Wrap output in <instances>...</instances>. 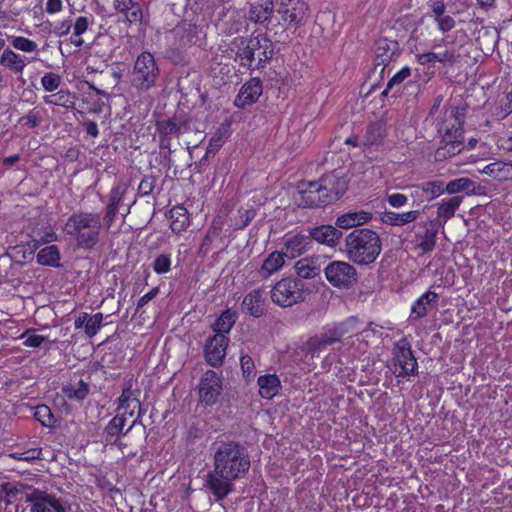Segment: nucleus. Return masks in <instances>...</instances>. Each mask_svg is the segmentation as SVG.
Returning <instances> with one entry per match:
<instances>
[{
    "label": "nucleus",
    "instance_id": "f257e3e1",
    "mask_svg": "<svg viewBox=\"0 0 512 512\" xmlns=\"http://www.w3.org/2000/svg\"><path fill=\"white\" fill-rule=\"evenodd\" d=\"M216 472L244 478L250 470L251 458L247 447L236 440L217 439L211 447Z\"/></svg>",
    "mask_w": 512,
    "mask_h": 512
},
{
    "label": "nucleus",
    "instance_id": "f03ea898",
    "mask_svg": "<svg viewBox=\"0 0 512 512\" xmlns=\"http://www.w3.org/2000/svg\"><path fill=\"white\" fill-rule=\"evenodd\" d=\"M231 50L235 52V61L247 70L254 71L264 68L273 57V42L264 34L256 36L235 37L231 42Z\"/></svg>",
    "mask_w": 512,
    "mask_h": 512
},
{
    "label": "nucleus",
    "instance_id": "7ed1b4c3",
    "mask_svg": "<svg viewBox=\"0 0 512 512\" xmlns=\"http://www.w3.org/2000/svg\"><path fill=\"white\" fill-rule=\"evenodd\" d=\"M347 259L357 266H369L377 260L382 251L379 233L370 228H356L345 237Z\"/></svg>",
    "mask_w": 512,
    "mask_h": 512
},
{
    "label": "nucleus",
    "instance_id": "20e7f679",
    "mask_svg": "<svg viewBox=\"0 0 512 512\" xmlns=\"http://www.w3.org/2000/svg\"><path fill=\"white\" fill-rule=\"evenodd\" d=\"M464 115L457 108L444 113L439 123L438 132L441 135L442 146L436 150L437 161L452 157L464 149Z\"/></svg>",
    "mask_w": 512,
    "mask_h": 512
},
{
    "label": "nucleus",
    "instance_id": "39448f33",
    "mask_svg": "<svg viewBox=\"0 0 512 512\" xmlns=\"http://www.w3.org/2000/svg\"><path fill=\"white\" fill-rule=\"evenodd\" d=\"M101 227L100 214L81 212L68 218L65 231L80 247L90 249L98 243Z\"/></svg>",
    "mask_w": 512,
    "mask_h": 512
},
{
    "label": "nucleus",
    "instance_id": "423d86ee",
    "mask_svg": "<svg viewBox=\"0 0 512 512\" xmlns=\"http://www.w3.org/2000/svg\"><path fill=\"white\" fill-rule=\"evenodd\" d=\"M387 367L398 379L409 380L419 374V365L414 355L410 341L406 337L400 338L393 344L391 357Z\"/></svg>",
    "mask_w": 512,
    "mask_h": 512
},
{
    "label": "nucleus",
    "instance_id": "0eeeda50",
    "mask_svg": "<svg viewBox=\"0 0 512 512\" xmlns=\"http://www.w3.org/2000/svg\"><path fill=\"white\" fill-rule=\"evenodd\" d=\"M308 288L304 281L286 276L277 281L270 291L271 301L282 308L292 307L305 301Z\"/></svg>",
    "mask_w": 512,
    "mask_h": 512
},
{
    "label": "nucleus",
    "instance_id": "6e6552de",
    "mask_svg": "<svg viewBox=\"0 0 512 512\" xmlns=\"http://www.w3.org/2000/svg\"><path fill=\"white\" fill-rule=\"evenodd\" d=\"M446 44L445 39L439 41L434 40L431 48L432 50L426 52H417L414 54L415 61L422 67L434 68L436 63L441 64L445 69L452 68L460 60V54L454 48H446L444 50L436 51L437 48Z\"/></svg>",
    "mask_w": 512,
    "mask_h": 512
},
{
    "label": "nucleus",
    "instance_id": "1a4fd4ad",
    "mask_svg": "<svg viewBox=\"0 0 512 512\" xmlns=\"http://www.w3.org/2000/svg\"><path fill=\"white\" fill-rule=\"evenodd\" d=\"M223 392L221 373L207 370L200 378L198 385L199 403L203 407H212L220 399Z\"/></svg>",
    "mask_w": 512,
    "mask_h": 512
},
{
    "label": "nucleus",
    "instance_id": "9d476101",
    "mask_svg": "<svg viewBox=\"0 0 512 512\" xmlns=\"http://www.w3.org/2000/svg\"><path fill=\"white\" fill-rule=\"evenodd\" d=\"M277 12L282 26L286 29L297 28L306 22L309 6L304 0H280Z\"/></svg>",
    "mask_w": 512,
    "mask_h": 512
},
{
    "label": "nucleus",
    "instance_id": "9b49d317",
    "mask_svg": "<svg viewBox=\"0 0 512 512\" xmlns=\"http://www.w3.org/2000/svg\"><path fill=\"white\" fill-rule=\"evenodd\" d=\"M327 281L336 288H350L357 281L356 268L345 261H332L324 269Z\"/></svg>",
    "mask_w": 512,
    "mask_h": 512
},
{
    "label": "nucleus",
    "instance_id": "f8f14e48",
    "mask_svg": "<svg viewBox=\"0 0 512 512\" xmlns=\"http://www.w3.org/2000/svg\"><path fill=\"white\" fill-rule=\"evenodd\" d=\"M158 67L152 54H140L134 65L133 83L140 89L150 88L156 81Z\"/></svg>",
    "mask_w": 512,
    "mask_h": 512
},
{
    "label": "nucleus",
    "instance_id": "ddd939ff",
    "mask_svg": "<svg viewBox=\"0 0 512 512\" xmlns=\"http://www.w3.org/2000/svg\"><path fill=\"white\" fill-rule=\"evenodd\" d=\"M141 414V404L139 399L134 395L131 388H126L122 391L118 399V407L116 416H120L123 421L128 425L126 432L137 423Z\"/></svg>",
    "mask_w": 512,
    "mask_h": 512
},
{
    "label": "nucleus",
    "instance_id": "4468645a",
    "mask_svg": "<svg viewBox=\"0 0 512 512\" xmlns=\"http://www.w3.org/2000/svg\"><path fill=\"white\" fill-rule=\"evenodd\" d=\"M388 136L387 123L384 120H376L368 123L362 137V149L366 152H380L384 150Z\"/></svg>",
    "mask_w": 512,
    "mask_h": 512
},
{
    "label": "nucleus",
    "instance_id": "2eb2a0df",
    "mask_svg": "<svg viewBox=\"0 0 512 512\" xmlns=\"http://www.w3.org/2000/svg\"><path fill=\"white\" fill-rule=\"evenodd\" d=\"M312 248V241L303 232H289L283 237L281 253L285 258L293 260L306 254Z\"/></svg>",
    "mask_w": 512,
    "mask_h": 512
},
{
    "label": "nucleus",
    "instance_id": "dca6fc26",
    "mask_svg": "<svg viewBox=\"0 0 512 512\" xmlns=\"http://www.w3.org/2000/svg\"><path fill=\"white\" fill-rule=\"evenodd\" d=\"M438 230L439 224L437 220H427L416 226L414 242L415 249L420 254H427L434 250Z\"/></svg>",
    "mask_w": 512,
    "mask_h": 512
},
{
    "label": "nucleus",
    "instance_id": "f3484780",
    "mask_svg": "<svg viewBox=\"0 0 512 512\" xmlns=\"http://www.w3.org/2000/svg\"><path fill=\"white\" fill-rule=\"evenodd\" d=\"M238 479L229 477V475L216 472L215 468L206 475L205 487L214 497V500L219 502L224 500L230 493L234 491V481Z\"/></svg>",
    "mask_w": 512,
    "mask_h": 512
},
{
    "label": "nucleus",
    "instance_id": "a211bd4d",
    "mask_svg": "<svg viewBox=\"0 0 512 512\" xmlns=\"http://www.w3.org/2000/svg\"><path fill=\"white\" fill-rule=\"evenodd\" d=\"M342 332L337 327H327L319 334L310 337L306 343L307 351L312 357H319L321 352L326 351L333 344L340 342Z\"/></svg>",
    "mask_w": 512,
    "mask_h": 512
},
{
    "label": "nucleus",
    "instance_id": "6ab92c4d",
    "mask_svg": "<svg viewBox=\"0 0 512 512\" xmlns=\"http://www.w3.org/2000/svg\"><path fill=\"white\" fill-rule=\"evenodd\" d=\"M228 343L229 338L224 334L214 335L207 339L204 353L205 359L210 366L218 367L223 364Z\"/></svg>",
    "mask_w": 512,
    "mask_h": 512
},
{
    "label": "nucleus",
    "instance_id": "aec40b11",
    "mask_svg": "<svg viewBox=\"0 0 512 512\" xmlns=\"http://www.w3.org/2000/svg\"><path fill=\"white\" fill-rule=\"evenodd\" d=\"M318 183L321 185L324 202L328 204L339 200L347 190V182L344 178L336 176L333 172L324 174Z\"/></svg>",
    "mask_w": 512,
    "mask_h": 512
},
{
    "label": "nucleus",
    "instance_id": "412c9836",
    "mask_svg": "<svg viewBox=\"0 0 512 512\" xmlns=\"http://www.w3.org/2000/svg\"><path fill=\"white\" fill-rule=\"evenodd\" d=\"M241 311L251 317L261 318L266 313V296L262 288L249 291L243 297L240 305Z\"/></svg>",
    "mask_w": 512,
    "mask_h": 512
},
{
    "label": "nucleus",
    "instance_id": "4be33fe9",
    "mask_svg": "<svg viewBox=\"0 0 512 512\" xmlns=\"http://www.w3.org/2000/svg\"><path fill=\"white\" fill-rule=\"evenodd\" d=\"M263 92V84L260 78L253 77L246 81L235 97L234 105L238 108H246L256 103Z\"/></svg>",
    "mask_w": 512,
    "mask_h": 512
},
{
    "label": "nucleus",
    "instance_id": "5701e85b",
    "mask_svg": "<svg viewBox=\"0 0 512 512\" xmlns=\"http://www.w3.org/2000/svg\"><path fill=\"white\" fill-rule=\"evenodd\" d=\"M299 205L307 208L322 207L327 205L318 181L301 183L298 186Z\"/></svg>",
    "mask_w": 512,
    "mask_h": 512
},
{
    "label": "nucleus",
    "instance_id": "b1692460",
    "mask_svg": "<svg viewBox=\"0 0 512 512\" xmlns=\"http://www.w3.org/2000/svg\"><path fill=\"white\" fill-rule=\"evenodd\" d=\"M189 130V124L186 121H180L176 118L168 121H162V150L168 149L169 151H175L176 148H172L171 140L176 138L178 145L182 146L181 137Z\"/></svg>",
    "mask_w": 512,
    "mask_h": 512
},
{
    "label": "nucleus",
    "instance_id": "393cba45",
    "mask_svg": "<svg viewBox=\"0 0 512 512\" xmlns=\"http://www.w3.org/2000/svg\"><path fill=\"white\" fill-rule=\"evenodd\" d=\"M55 498V494L35 488L28 492L26 503L30 504V512H51L54 509Z\"/></svg>",
    "mask_w": 512,
    "mask_h": 512
},
{
    "label": "nucleus",
    "instance_id": "a878e982",
    "mask_svg": "<svg viewBox=\"0 0 512 512\" xmlns=\"http://www.w3.org/2000/svg\"><path fill=\"white\" fill-rule=\"evenodd\" d=\"M173 33L178 46L186 48L198 43L201 29L194 23L184 21L175 27Z\"/></svg>",
    "mask_w": 512,
    "mask_h": 512
},
{
    "label": "nucleus",
    "instance_id": "bb28decb",
    "mask_svg": "<svg viewBox=\"0 0 512 512\" xmlns=\"http://www.w3.org/2000/svg\"><path fill=\"white\" fill-rule=\"evenodd\" d=\"M438 300L439 295L435 291L428 290L424 292L415 301H413L409 319L411 321L423 319L427 316L429 307L436 305Z\"/></svg>",
    "mask_w": 512,
    "mask_h": 512
},
{
    "label": "nucleus",
    "instance_id": "cd10ccee",
    "mask_svg": "<svg viewBox=\"0 0 512 512\" xmlns=\"http://www.w3.org/2000/svg\"><path fill=\"white\" fill-rule=\"evenodd\" d=\"M373 218V214L366 210L349 211L337 217L336 226L340 229L358 228L369 223Z\"/></svg>",
    "mask_w": 512,
    "mask_h": 512
},
{
    "label": "nucleus",
    "instance_id": "c85d7f7f",
    "mask_svg": "<svg viewBox=\"0 0 512 512\" xmlns=\"http://www.w3.org/2000/svg\"><path fill=\"white\" fill-rule=\"evenodd\" d=\"M311 241L315 240L320 244L334 247L342 236V233L332 225H320L310 230Z\"/></svg>",
    "mask_w": 512,
    "mask_h": 512
},
{
    "label": "nucleus",
    "instance_id": "c756f323",
    "mask_svg": "<svg viewBox=\"0 0 512 512\" xmlns=\"http://www.w3.org/2000/svg\"><path fill=\"white\" fill-rule=\"evenodd\" d=\"M398 50L399 44L397 41L388 38L378 39L375 46L376 65L386 67Z\"/></svg>",
    "mask_w": 512,
    "mask_h": 512
},
{
    "label": "nucleus",
    "instance_id": "7c9ffc66",
    "mask_svg": "<svg viewBox=\"0 0 512 512\" xmlns=\"http://www.w3.org/2000/svg\"><path fill=\"white\" fill-rule=\"evenodd\" d=\"M480 172L499 182L512 181V161L496 160L485 165Z\"/></svg>",
    "mask_w": 512,
    "mask_h": 512
},
{
    "label": "nucleus",
    "instance_id": "2f4dec72",
    "mask_svg": "<svg viewBox=\"0 0 512 512\" xmlns=\"http://www.w3.org/2000/svg\"><path fill=\"white\" fill-rule=\"evenodd\" d=\"M169 221L170 228L174 233H180L188 228L190 225V214L186 207L183 205H176L168 214H165Z\"/></svg>",
    "mask_w": 512,
    "mask_h": 512
},
{
    "label": "nucleus",
    "instance_id": "473e14b6",
    "mask_svg": "<svg viewBox=\"0 0 512 512\" xmlns=\"http://www.w3.org/2000/svg\"><path fill=\"white\" fill-rule=\"evenodd\" d=\"M296 278L301 279H313L319 275L321 269L318 257L308 256L299 259L294 265Z\"/></svg>",
    "mask_w": 512,
    "mask_h": 512
},
{
    "label": "nucleus",
    "instance_id": "72a5a7b5",
    "mask_svg": "<svg viewBox=\"0 0 512 512\" xmlns=\"http://www.w3.org/2000/svg\"><path fill=\"white\" fill-rule=\"evenodd\" d=\"M285 264V257L281 251L271 252L264 260L261 267L258 270L259 277L262 280H267L273 274L280 271Z\"/></svg>",
    "mask_w": 512,
    "mask_h": 512
},
{
    "label": "nucleus",
    "instance_id": "f704fd0d",
    "mask_svg": "<svg viewBox=\"0 0 512 512\" xmlns=\"http://www.w3.org/2000/svg\"><path fill=\"white\" fill-rule=\"evenodd\" d=\"M259 395L263 399H273L281 390V381L276 374L261 375L258 378Z\"/></svg>",
    "mask_w": 512,
    "mask_h": 512
},
{
    "label": "nucleus",
    "instance_id": "c9c22d12",
    "mask_svg": "<svg viewBox=\"0 0 512 512\" xmlns=\"http://www.w3.org/2000/svg\"><path fill=\"white\" fill-rule=\"evenodd\" d=\"M113 6L129 23L141 22L142 10L139 3L134 0H113Z\"/></svg>",
    "mask_w": 512,
    "mask_h": 512
},
{
    "label": "nucleus",
    "instance_id": "e433bc0d",
    "mask_svg": "<svg viewBox=\"0 0 512 512\" xmlns=\"http://www.w3.org/2000/svg\"><path fill=\"white\" fill-rule=\"evenodd\" d=\"M419 215V210H410L402 213L385 211L382 216V221L387 225L401 227L416 221Z\"/></svg>",
    "mask_w": 512,
    "mask_h": 512
},
{
    "label": "nucleus",
    "instance_id": "4c0bfd02",
    "mask_svg": "<svg viewBox=\"0 0 512 512\" xmlns=\"http://www.w3.org/2000/svg\"><path fill=\"white\" fill-rule=\"evenodd\" d=\"M0 65L15 74H22L27 64L24 57L15 53L13 50L6 48L0 56Z\"/></svg>",
    "mask_w": 512,
    "mask_h": 512
},
{
    "label": "nucleus",
    "instance_id": "58836bf2",
    "mask_svg": "<svg viewBox=\"0 0 512 512\" xmlns=\"http://www.w3.org/2000/svg\"><path fill=\"white\" fill-rule=\"evenodd\" d=\"M127 424L125 421L120 418V416H116L107 424L103 431V441L106 444H114L119 439L120 435L125 434L123 430L127 428Z\"/></svg>",
    "mask_w": 512,
    "mask_h": 512
},
{
    "label": "nucleus",
    "instance_id": "ea45409f",
    "mask_svg": "<svg viewBox=\"0 0 512 512\" xmlns=\"http://www.w3.org/2000/svg\"><path fill=\"white\" fill-rule=\"evenodd\" d=\"M237 320V312L226 309L212 325L215 335L224 334L227 336Z\"/></svg>",
    "mask_w": 512,
    "mask_h": 512
},
{
    "label": "nucleus",
    "instance_id": "a19ab883",
    "mask_svg": "<svg viewBox=\"0 0 512 512\" xmlns=\"http://www.w3.org/2000/svg\"><path fill=\"white\" fill-rule=\"evenodd\" d=\"M415 195H425L427 200H433L444 193V182L440 180L427 181L414 186Z\"/></svg>",
    "mask_w": 512,
    "mask_h": 512
},
{
    "label": "nucleus",
    "instance_id": "79ce46f5",
    "mask_svg": "<svg viewBox=\"0 0 512 512\" xmlns=\"http://www.w3.org/2000/svg\"><path fill=\"white\" fill-rule=\"evenodd\" d=\"M273 12L272 2L263 4H253L249 10V20L258 23L266 24L270 21Z\"/></svg>",
    "mask_w": 512,
    "mask_h": 512
},
{
    "label": "nucleus",
    "instance_id": "37998d69",
    "mask_svg": "<svg viewBox=\"0 0 512 512\" xmlns=\"http://www.w3.org/2000/svg\"><path fill=\"white\" fill-rule=\"evenodd\" d=\"M46 104L62 106L66 109H71L75 105L76 96L68 90H60L55 94L43 97Z\"/></svg>",
    "mask_w": 512,
    "mask_h": 512
},
{
    "label": "nucleus",
    "instance_id": "c03bdc74",
    "mask_svg": "<svg viewBox=\"0 0 512 512\" xmlns=\"http://www.w3.org/2000/svg\"><path fill=\"white\" fill-rule=\"evenodd\" d=\"M461 202V196H454L449 199L441 200L437 207L438 217L442 219L443 222L451 219L454 216L456 210L459 208Z\"/></svg>",
    "mask_w": 512,
    "mask_h": 512
},
{
    "label": "nucleus",
    "instance_id": "a18cd8bd",
    "mask_svg": "<svg viewBox=\"0 0 512 512\" xmlns=\"http://www.w3.org/2000/svg\"><path fill=\"white\" fill-rule=\"evenodd\" d=\"M60 252L56 245H50L41 249L37 254V262L44 266H59Z\"/></svg>",
    "mask_w": 512,
    "mask_h": 512
},
{
    "label": "nucleus",
    "instance_id": "49530a36",
    "mask_svg": "<svg viewBox=\"0 0 512 512\" xmlns=\"http://www.w3.org/2000/svg\"><path fill=\"white\" fill-rule=\"evenodd\" d=\"M63 394L70 400L82 401L89 393V386L80 380L76 384H69L62 388Z\"/></svg>",
    "mask_w": 512,
    "mask_h": 512
},
{
    "label": "nucleus",
    "instance_id": "de8ad7c7",
    "mask_svg": "<svg viewBox=\"0 0 512 512\" xmlns=\"http://www.w3.org/2000/svg\"><path fill=\"white\" fill-rule=\"evenodd\" d=\"M230 135V123L222 124L210 138L209 150L216 151L221 148Z\"/></svg>",
    "mask_w": 512,
    "mask_h": 512
},
{
    "label": "nucleus",
    "instance_id": "09e8293b",
    "mask_svg": "<svg viewBox=\"0 0 512 512\" xmlns=\"http://www.w3.org/2000/svg\"><path fill=\"white\" fill-rule=\"evenodd\" d=\"M473 185V182L469 178H457L447 183L444 186V192L446 191L449 194H456L462 191H465Z\"/></svg>",
    "mask_w": 512,
    "mask_h": 512
},
{
    "label": "nucleus",
    "instance_id": "8fccbe9b",
    "mask_svg": "<svg viewBox=\"0 0 512 512\" xmlns=\"http://www.w3.org/2000/svg\"><path fill=\"white\" fill-rule=\"evenodd\" d=\"M102 321H103L102 313L99 312L94 315L88 314L85 334L89 338L94 337L98 333L100 328L102 327Z\"/></svg>",
    "mask_w": 512,
    "mask_h": 512
},
{
    "label": "nucleus",
    "instance_id": "3c124183",
    "mask_svg": "<svg viewBox=\"0 0 512 512\" xmlns=\"http://www.w3.org/2000/svg\"><path fill=\"white\" fill-rule=\"evenodd\" d=\"M35 488H33L30 485L18 483L15 485H12L10 483H6L3 485V490L8 497H15L18 494L23 495L24 500L26 501V496L28 492L33 491Z\"/></svg>",
    "mask_w": 512,
    "mask_h": 512
},
{
    "label": "nucleus",
    "instance_id": "603ef678",
    "mask_svg": "<svg viewBox=\"0 0 512 512\" xmlns=\"http://www.w3.org/2000/svg\"><path fill=\"white\" fill-rule=\"evenodd\" d=\"M34 417L45 427L53 426V414L47 405H38L35 408Z\"/></svg>",
    "mask_w": 512,
    "mask_h": 512
},
{
    "label": "nucleus",
    "instance_id": "864d4df0",
    "mask_svg": "<svg viewBox=\"0 0 512 512\" xmlns=\"http://www.w3.org/2000/svg\"><path fill=\"white\" fill-rule=\"evenodd\" d=\"M242 375L245 380L251 381L256 376V367L250 355H242L240 358Z\"/></svg>",
    "mask_w": 512,
    "mask_h": 512
},
{
    "label": "nucleus",
    "instance_id": "5fc2aeb1",
    "mask_svg": "<svg viewBox=\"0 0 512 512\" xmlns=\"http://www.w3.org/2000/svg\"><path fill=\"white\" fill-rule=\"evenodd\" d=\"M41 84L45 91H55L61 84V77L54 72L45 73L41 78Z\"/></svg>",
    "mask_w": 512,
    "mask_h": 512
},
{
    "label": "nucleus",
    "instance_id": "6e6d98bb",
    "mask_svg": "<svg viewBox=\"0 0 512 512\" xmlns=\"http://www.w3.org/2000/svg\"><path fill=\"white\" fill-rule=\"evenodd\" d=\"M41 448H31L23 452H13L10 457L20 461L32 462L41 459Z\"/></svg>",
    "mask_w": 512,
    "mask_h": 512
},
{
    "label": "nucleus",
    "instance_id": "4d7b16f0",
    "mask_svg": "<svg viewBox=\"0 0 512 512\" xmlns=\"http://www.w3.org/2000/svg\"><path fill=\"white\" fill-rule=\"evenodd\" d=\"M12 46L23 52H34L37 50V43L28 38L18 36L12 39Z\"/></svg>",
    "mask_w": 512,
    "mask_h": 512
},
{
    "label": "nucleus",
    "instance_id": "13d9d810",
    "mask_svg": "<svg viewBox=\"0 0 512 512\" xmlns=\"http://www.w3.org/2000/svg\"><path fill=\"white\" fill-rule=\"evenodd\" d=\"M126 191L127 187L125 184H118L113 187L110 193L108 207L117 209Z\"/></svg>",
    "mask_w": 512,
    "mask_h": 512
},
{
    "label": "nucleus",
    "instance_id": "bf43d9fd",
    "mask_svg": "<svg viewBox=\"0 0 512 512\" xmlns=\"http://www.w3.org/2000/svg\"><path fill=\"white\" fill-rule=\"evenodd\" d=\"M93 23V17L79 16L76 18L73 26L74 37H79L85 33L89 26Z\"/></svg>",
    "mask_w": 512,
    "mask_h": 512
},
{
    "label": "nucleus",
    "instance_id": "052dcab7",
    "mask_svg": "<svg viewBox=\"0 0 512 512\" xmlns=\"http://www.w3.org/2000/svg\"><path fill=\"white\" fill-rule=\"evenodd\" d=\"M434 22L437 24V29L443 34L451 31L456 25L454 18L445 14L434 19Z\"/></svg>",
    "mask_w": 512,
    "mask_h": 512
},
{
    "label": "nucleus",
    "instance_id": "680f3d73",
    "mask_svg": "<svg viewBox=\"0 0 512 512\" xmlns=\"http://www.w3.org/2000/svg\"><path fill=\"white\" fill-rule=\"evenodd\" d=\"M411 75V69L408 66L402 67L398 72H396L388 81L387 88L392 89L396 85H400L404 80H406Z\"/></svg>",
    "mask_w": 512,
    "mask_h": 512
},
{
    "label": "nucleus",
    "instance_id": "e2e57ef3",
    "mask_svg": "<svg viewBox=\"0 0 512 512\" xmlns=\"http://www.w3.org/2000/svg\"><path fill=\"white\" fill-rule=\"evenodd\" d=\"M21 338L24 340L23 344L27 347H39L47 340V337L29 331L24 333Z\"/></svg>",
    "mask_w": 512,
    "mask_h": 512
},
{
    "label": "nucleus",
    "instance_id": "0e129e2a",
    "mask_svg": "<svg viewBox=\"0 0 512 512\" xmlns=\"http://www.w3.org/2000/svg\"><path fill=\"white\" fill-rule=\"evenodd\" d=\"M387 202L393 208H400L407 204L408 197L402 193H393L387 195Z\"/></svg>",
    "mask_w": 512,
    "mask_h": 512
},
{
    "label": "nucleus",
    "instance_id": "69168bd1",
    "mask_svg": "<svg viewBox=\"0 0 512 512\" xmlns=\"http://www.w3.org/2000/svg\"><path fill=\"white\" fill-rule=\"evenodd\" d=\"M428 6L434 19L445 14L446 5L443 0H429Z\"/></svg>",
    "mask_w": 512,
    "mask_h": 512
},
{
    "label": "nucleus",
    "instance_id": "338daca9",
    "mask_svg": "<svg viewBox=\"0 0 512 512\" xmlns=\"http://www.w3.org/2000/svg\"><path fill=\"white\" fill-rule=\"evenodd\" d=\"M155 183L156 179L154 177H145L139 184V193L142 195H149L152 192Z\"/></svg>",
    "mask_w": 512,
    "mask_h": 512
},
{
    "label": "nucleus",
    "instance_id": "774afa93",
    "mask_svg": "<svg viewBox=\"0 0 512 512\" xmlns=\"http://www.w3.org/2000/svg\"><path fill=\"white\" fill-rule=\"evenodd\" d=\"M41 121V117L31 111L27 116L22 117L20 119V122H22L24 125L28 126L29 128H35L39 125Z\"/></svg>",
    "mask_w": 512,
    "mask_h": 512
}]
</instances>
